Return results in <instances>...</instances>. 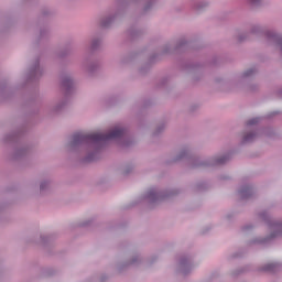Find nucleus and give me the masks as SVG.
I'll return each instance as SVG.
<instances>
[{
	"instance_id": "4",
	"label": "nucleus",
	"mask_w": 282,
	"mask_h": 282,
	"mask_svg": "<svg viewBox=\"0 0 282 282\" xmlns=\"http://www.w3.org/2000/svg\"><path fill=\"white\" fill-rule=\"evenodd\" d=\"M278 230H282V223L276 225Z\"/></svg>"
},
{
	"instance_id": "3",
	"label": "nucleus",
	"mask_w": 282,
	"mask_h": 282,
	"mask_svg": "<svg viewBox=\"0 0 282 282\" xmlns=\"http://www.w3.org/2000/svg\"><path fill=\"white\" fill-rule=\"evenodd\" d=\"M251 138H254V134H248L245 137V142H250Z\"/></svg>"
},
{
	"instance_id": "1",
	"label": "nucleus",
	"mask_w": 282,
	"mask_h": 282,
	"mask_svg": "<svg viewBox=\"0 0 282 282\" xmlns=\"http://www.w3.org/2000/svg\"><path fill=\"white\" fill-rule=\"evenodd\" d=\"M124 135V130L120 128H115L109 133L105 134L102 132H95L89 134L76 133L73 135L74 144H78L79 142H107V140H116L118 138H122Z\"/></svg>"
},
{
	"instance_id": "5",
	"label": "nucleus",
	"mask_w": 282,
	"mask_h": 282,
	"mask_svg": "<svg viewBox=\"0 0 282 282\" xmlns=\"http://www.w3.org/2000/svg\"><path fill=\"white\" fill-rule=\"evenodd\" d=\"M252 3H259V0H251Z\"/></svg>"
},
{
	"instance_id": "6",
	"label": "nucleus",
	"mask_w": 282,
	"mask_h": 282,
	"mask_svg": "<svg viewBox=\"0 0 282 282\" xmlns=\"http://www.w3.org/2000/svg\"><path fill=\"white\" fill-rule=\"evenodd\" d=\"M218 164H224V160L218 161Z\"/></svg>"
},
{
	"instance_id": "2",
	"label": "nucleus",
	"mask_w": 282,
	"mask_h": 282,
	"mask_svg": "<svg viewBox=\"0 0 282 282\" xmlns=\"http://www.w3.org/2000/svg\"><path fill=\"white\" fill-rule=\"evenodd\" d=\"M257 122H259V118H253V119L249 120V121L247 122V124L250 127V126H252V124H257Z\"/></svg>"
}]
</instances>
